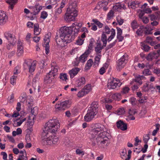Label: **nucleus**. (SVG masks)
<instances>
[{
	"label": "nucleus",
	"mask_w": 160,
	"mask_h": 160,
	"mask_svg": "<svg viewBox=\"0 0 160 160\" xmlns=\"http://www.w3.org/2000/svg\"><path fill=\"white\" fill-rule=\"evenodd\" d=\"M60 127L59 122L57 118L51 119L45 124L42 135L44 145L51 146L57 143L58 138L54 133L58 131Z\"/></svg>",
	"instance_id": "f257e3e1"
},
{
	"label": "nucleus",
	"mask_w": 160,
	"mask_h": 160,
	"mask_svg": "<svg viewBox=\"0 0 160 160\" xmlns=\"http://www.w3.org/2000/svg\"><path fill=\"white\" fill-rule=\"evenodd\" d=\"M95 128L92 129L90 132L91 140H93L94 142L100 146H102L107 142L108 138L107 131H104V128L102 127L99 124L95 125Z\"/></svg>",
	"instance_id": "f03ea898"
},
{
	"label": "nucleus",
	"mask_w": 160,
	"mask_h": 160,
	"mask_svg": "<svg viewBox=\"0 0 160 160\" xmlns=\"http://www.w3.org/2000/svg\"><path fill=\"white\" fill-rule=\"evenodd\" d=\"M72 30V27L64 26L61 28L60 35L56 36V42L58 46L64 47L67 43L71 42L74 39V37L71 35Z\"/></svg>",
	"instance_id": "7ed1b4c3"
},
{
	"label": "nucleus",
	"mask_w": 160,
	"mask_h": 160,
	"mask_svg": "<svg viewBox=\"0 0 160 160\" xmlns=\"http://www.w3.org/2000/svg\"><path fill=\"white\" fill-rule=\"evenodd\" d=\"M78 15V12L76 9L72 6H70L65 14L64 19L67 22L74 21Z\"/></svg>",
	"instance_id": "20e7f679"
},
{
	"label": "nucleus",
	"mask_w": 160,
	"mask_h": 160,
	"mask_svg": "<svg viewBox=\"0 0 160 160\" xmlns=\"http://www.w3.org/2000/svg\"><path fill=\"white\" fill-rule=\"evenodd\" d=\"M37 62L33 61L32 62L30 60H28L25 61L23 67L25 70H27L30 73L33 72L36 68Z\"/></svg>",
	"instance_id": "39448f33"
},
{
	"label": "nucleus",
	"mask_w": 160,
	"mask_h": 160,
	"mask_svg": "<svg viewBox=\"0 0 160 160\" xmlns=\"http://www.w3.org/2000/svg\"><path fill=\"white\" fill-rule=\"evenodd\" d=\"M122 83L118 79L112 78L109 80L107 85L109 89H114L120 87Z\"/></svg>",
	"instance_id": "423d86ee"
},
{
	"label": "nucleus",
	"mask_w": 160,
	"mask_h": 160,
	"mask_svg": "<svg viewBox=\"0 0 160 160\" xmlns=\"http://www.w3.org/2000/svg\"><path fill=\"white\" fill-rule=\"evenodd\" d=\"M71 104V101L65 100L55 105V108L58 110L63 111L70 107Z\"/></svg>",
	"instance_id": "0eeeda50"
},
{
	"label": "nucleus",
	"mask_w": 160,
	"mask_h": 160,
	"mask_svg": "<svg viewBox=\"0 0 160 160\" xmlns=\"http://www.w3.org/2000/svg\"><path fill=\"white\" fill-rule=\"evenodd\" d=\"M128 56L127 54H124L119 59L117 62V68L119 69L123 68L127 62Z\"/></svg>",
	"instance_id": "6e6552de"
},
{
	"label": "nucleus",
	"mask_w": 160,
	"mask_h": 160,
	"mask_svg": "<svg viewBox=\"0 0 160 160\" xmlns=\"http://www.w3.org/2000/svg\"><path fill=\"white\" fill-rule=\"evenodd\" d=\"M104 33H107L108 34L111 33V35L109 36L108 38V42H110L111 41L114 37L115 36L116 32L115 30L113 29L112 28L110 29L109 27L107 26H105L104 29Z\"/></svg>",
	"instance_id": "1a4fd4ad"
},
{
	"label": "nucleus",
	"mask_w": 160,
	"mask_h": 160,
	"mask_svg": "<svg viewBox=\"0 0 160 160\" xmlns=\"http://www.w3.org/2000/svg\"><path fill=\"white\" fill-rule=\"evenodd\" d=\"M4 36L8 42L16 43L17 39L13 34L9 32H5L4 33Z\"/></svg>",
	"instance_id": "9d476101"
},
{
	"label": "nucleus",
	"mask_w": 160,
	"mask_h": 160,
	"mask_svg": "<svg viewBox=\"0 0 160 160\" xmlns=\"http://www.w3.org/2000/svg\"><path fill=\"white\" fill-rule=\"evenodd\" d=\"M50 34H46L44 38L45 42V48L46 54L47 55L49 52V42L50 41Z\"/></svg>",
	"instance_id": "9b49d317"
},
{
	"label": "nucleus",
	"mask_w": 160,
	"mask_h": 160,
	"mask_svg": "<svg viewBox=\"0 0 160 160\" xmlns=\"http://www.w3.org/2000/svg\"><path fill=\"white\" fill-rule=\"evenodd\" d=\"M145 77L142 75H137L135 76V78L133 79L130 82V84H133L134 82H136L141 85L142 83V80L145 79Z\"/></svg>",
	"instance_id": "f8f14e48"
},
{
	"label": "nucleus",
	"mask_w": 160,
	"mask_h": 160,
	"mask_svg": "<svg viewBox=\"0 0 160 160\" xmlns=\"http://www.w3.org/2000/svg\"><path fill=\"white\" fill-rule=\"evenodd\" d=\"M96 114H97L94 112L88 110L87 113L84 117L85 121L87 122L91 121L94 118Z\"/></svg>",
	"instance_id": "ddd939ff"
},
{
	"label": "nucleus",
	"mask_w": 160,
	"mask_h": 160,
	"mask_svg": "<svg viewBox=\"0 0 160 160\" xmlns=\"http://www.w3.org/2000/svg\"><path fill=\"white\" fill-rule=\"evenodd\" d=\"M55 62H52L51 64V70L49 73L52 75V76L55 77L57 74L58 71V67L56 65Z\"/></svg>",
	"instance_id": "4468645a"
},
{
	"label": "nucleus",
	"mask_w": 160,
	"mask_h": 160,
	"mask_svg": "<svg viewBox=\"0 0 160 160\" xmlns=\"http://www.w3.org/2000/svg\"><path fill=\"white\" fill-rule=\"evenodd\" d=\"M98 107V102H93L91 104L88 110L97 114Z\"/></svg>",
	"instance_id": "2eb2a0df"
},
{
	"label": "nucleus",
	"mask_w": 160,
	"mask_h": 160,
	"mask_svg": "<svg viewBox=\"0 0 160 160\" xmlns=\"http://www.w3.org/2000/svg\"><path fill=\"white\" fill-rule=\"evenodd\" d=\"M117 127L118 128L120 129L122 131H125L127 129V125L124 123L122 121L120 120L117 122Z\"/></svg>",
	"instance_id": "dca6fc26"
},
{
	"label": "nucleus",
	"mask_w": 160,
	"mask_h": 160,
	"mask_svg": "<svg viewBox=\"0 0 160 160\" xmlns=\"http://www.w3.org/2000/svg\"><path fill=\"white\" fill-rule=\"evenodd\" d=\"M8 20V17L3 11H0V25H2L5 23Z\"/></svg>",
	"instance_id": "f3484780"
},
{
	"label": "nucleus",
	"mask_w": 160,
	"mask_h": 160,
	"mask_svg": "<svg viewBox=\"0 0 160 160\" xmlns=\"http://www.w3.org/2000/svg\"><path fill=\"white\" fill-rule=\"evenodd\" d=\"M86 82L85 78L83 77H80L78 78L76 82L77 87H79L85 84Z\"/></svg>",
	"instance_id": "a211bd4d"
},
{
	"label": "nucleus",
	"mask_w": 160,
	"mask_h": 160,
	"mask_svg": "<svg viewBox=\"0 0 160 160\" xmlns=\"http://www.w3.org/2000/svg\"><path fill=\"white\" fill-rule=\"evenodd\" d=\"M126 7L123 3L119 2L116 3L115 5L113 7V9L114 11H119L122 9H125Z\"/></svg>",
	"instance_id": "6ab92c4d"
},
{
	"label": "nucleus",
	"mask_w": 160,
	"mask_h": 160,
	"mask_svg": "<svg viewBox=\"0 0 160 160\" xmlns=\"http://www.w3.org/2000/svg\"><path fill=\"white\" fill-rule=\"evenodd\" d=\"M23 47L22 43L21 42L18 43L17 45V55L18 56H21L23 53Z\"/></svg>",
	"instance_id": "aec40b11"
},
{
	"label": "nucleus",
	"mask_w": 160,
	"mask_h": 160,
	"mask_svg": "<svg viewBox=\"0 0 160 160\" xmlns=\"http://www.w3.org/2000/svg\"><path fill=\"white\" fill-rule=\"evenodd\" d=\"M158 57V54L155 52H151L147 56L146 59L148 61H152L153 59L157 58Z\"/></svg>",
	"instance_id": "412c9836"
},
{
	"label": "nucleus",
	"mask_w": 160,
	"mask_h": 160,
	"mask_svg": "<svg viewBox=\"0 0 160 160\" xmlns=\"http://www.w3.org/2000/svg\"><path fill=\"white\" fill-rule=\"evenodd\" d=\"M103 45H102V44L100 42H97L96 43V46L95 48V51L96 54H101V52L103 47Z\"/></svg>",
	"instance_id": "4be33fe9"
},
{
	"label": "nucleus",
	"mask_w": 160,
	"mask_h": 160,
	"mask_svg": "<svg viewBox=\"0 0 160 160\" xmlns=\"http://www.w3.org/2000/svg\"><path fill=\"white\" fill-rule=\"evenodd\" d=\"M80 69L78 68H73L69 72V74L70 76V77L71 78H73L76 76L80 71Z\"/></svg>",
	"instance_id": "5701e85b"
},
{
	"label": "nucleus",
	"mask_w": 160,
	"mask_h": 160,
	"mask_svg": "<svg viewBox=\"0 0 160 160\" xmlns=\"http://www.w3.org/2000/svg\"><path fill=\"white\" fill-rule=\"evenodd\" d=\"M126 1L128 3V7L129 8L132 9L136 8V6L138 4L137 2H136L135 0H126Z\"/></svg>",
	"instance_id": "b1692460"
},
{
	"label": "nucleus",
	"mask_w": 160,
	"mask_h": 160,
	"mask_svg": "<svg viewBox=\"0 0 160 160\" xmlns=\"http://www.w3.org/2000/svg\"><path fill=\"white\" fill-rule=\"evenodd\" d=\"M26 120V118L22 117L20 119V120L17 119L16 120L14 121V123H13V126L14 127H18L20 126L23 122H24Z\"/></svg>",
	"instance_id": "393cba45"
},
{
	"label": "nucleus",
	"mask_w": 160,
	"mask_h": 160,
	"mask_svg": "<svg viewBox=\"0 0 160 160\" xmlns=\"http://www.w3.org/2000/svg\"><path fill=\"white\" fill-rule=\"evenodd\" d=\"M42 9V7L36 5L32 8V11L31 13L33 15H35L38 14Z\"/></svg>",
	"instance_id": "a878e982"
},
{
	"label": "nucleus",
	"mask_w": 160,
	"mask_h": 160,
	"mask_svg": "<svg viewBox=\"0 0 160 160\" xmlns=\"http://www.w3.org/2000/svg\"><path fill=\"white\" fill-rule=\"evenodd\" d=\"M54 77L49 73L44 78V82L46 84L51 83Z\"/></svg>",
	"instance_id": "bb28decb"
},
{
	"label": "nucleus",
	"mask_w": 160,
	"mask_h": 160,
	"mask_svg": "<svg viewBox=\"0 0 160 160\" xmlns=\"http://www.w3.org/2000/svg\"><path fill=\"white\" fill-rule=\"evenodd\" d=\"M107 0H103L102 2H99L98 3L99 7H100V8H102L105 11L107 10L108 9V8L107 7V6L108 5V2Z\"/></svg>",
	"instance_id": "cd10ccee"
},
{
	"label": "nucleus",
	"mask_w": 160,
	"mask_h": 160,
	"mask_svg": "<svg viewBox=\"0 0 160 160\" xmlns=\"http://www.w3.org/2000/svg\"><path fill=\"white\" fill-rule=\"evenodd\" d=\"M117 38L119 42H121L123 39V37L122 36V30L120 28H117Z\"/></svg>",
	"instance_id": "c85d7f7f"
},
{
	"label": "nucleus",
	"mask_w": 160,
	"mask_h": 160,
	"mask_svg": "<svg viewBox=\"0 0 160 160\" xmlns=\"http://www.w3.org/2000/svg\"><path fill=\"white\" fill-rule=\"evenodd\" d=\"M102 57L101 54H96L94 58V64L95 65L98 66Z\"/></svg>",
	"instance_id": "c756f323"
},
{
	"label": "nucleus",
	"mask_w": 160,
	"mask_h": 160,
	"mask_svg": "<svg viewBox=\"0 0 160 160\" xmlns=\"http://www.w3.org/2000/svg\"><path fill=\"white\" fill-rule=\"evenodd\" d=\"M101 40L103 42V46H106L107 44V41L108 42V38L104 32H102L101 36Z\"/></svg>",
	"instance_id": "7c9ffc66"
},
{
	"label": "nucleus",
	"mask_w": 160,
	"mask_h": 160,
	"mask_svg": "<svg viewBox=\"0 0 160 160\" xmlns=\"http://www.w3.org/2000/svg\"><path fill=\"white\" fill-rule=\"evenodd\" d=\"M39 78L37 77H35L33 79L32 85L35 88H38L39 86L38 83Z\"/></svg>",
	"instance_id": "2f4dec72"
},
{
	"label": "nucleus",
	"mask_w": 160,
	"mask_h": 160,
	"mask_svg": "<svg viewBox=\"0 0 160 160\" xmlns=\"http://www.w3.org/2000/svg\"><path fill=\"white\" fill-rule=\"evenodd\" d=\"M34 34L36 35H38L39 34L41 30L39 29V26L38 24L36 23L34 24Z\"/></svg>",
	"instance_id": "473e14b6"
},
{
	"label": "nucleus",
	"mask_w": 160,
	"mask_h": 160,
	"mask_svg": "<svg viewBox=\"0 0 160 160\" xmlns=\"http://www.w3.org/2000/svg\"><path fill=\"white\" fill-rule=\"evenodd\" d=\"M17 0H8L7 1V2L9 4V8L11 9H12L14 6L17 2Z\"/></svg>",
	"instance_id": "72a5a7b5"
},
{
	"label": "nucleus",
	"mask_w": 160,
	"mask_h": 160,
	"mask_svg": "<svg viewBox=\"0 0 160 160\" xmlns=\"http://www.w3.org/2000/svg\"><path fill=\"white\" fill-rule=\"evenodd\" d=\"M83 89L87 94L92 90L91 85L90 84H88L84 87Z\"/></svg>",
	"instance_id": "f704fd0d"
},
{
	"label": "nucleus",
	"mask_w": 160,
	"mask_h": 160,
	"mask_svg": "<svg viewBox=\"0 0 160 160\" xmlns=\"http://www.w3.org/2000/svg\"><path fill=\"white\" fill-rule=\"evenodd\" d=\"M112 98L116 100L119 101L121 98V95L120 93H116L112 96Z\"/></svg>",
	"instance_id": "c9c22d12"
},
{
	"label": "nucleus",
	"mask_w": 160,
	"mask_h": 160,
	"mask_svg": "<svg viewBox=\"0 0 160 160\" xmlns=\"http://www.w3.org/2000/svg\"><path fill=\"white\" fill-rule=\"evenodd\" d=\"M93 62L92 59H89L87 62L85 66L86 69H89L92 66Z\"/></svg>",
	"instance_id": "e433bc0d"
},
{
	"label": "nucleus",
	"mask_w": 160,
	"mask_h": 160,
	"mask_svg": "<svg viewBox=\"0 0 160 160\" xmlns=\"http://www.w3.org/2000/svg\"><path fill=\"white\" fill-rule=\"evenodd\" d=\"M143 30L144 32L146 34H150L151 33V31L152 29L150 28L149 26H143Z\"/></svg>",
	"instance_id": "4c0bfd02"
},
{
	"label": "nucleus",
	"mask_w": 160,
	"mask_h": 160,
	"mask_svg": "<svg viewBox=\"0 0 160 160\" xmlns=\"http://www.w3.org/2000/svg\"><path fill=\"white\" fill-rule=\"evenodd\" d=\"M87 55L83 54L79 57V62L82 63L85 62L87 59Z\"/></svg>",
	"instance_id": "58836bf2"
},
{
	"label": "nucleus",
	"mask_w": 160,
	"mask_h": 160,
	"mask_svg": "<svg viewBox=\"0 0 160 160\" xmlns=\"http://www.w3.org/2000/svg\"><path fill=\"white\" fill-rule=\"evenodd\" d=\"M146 42L147 43H149L152 45H154L155 44L154 42L153 41L152 38L150 37H148L146 39Z\"/></svg>",
	"instance_id": "ea45409f"
},
{
	"label": "nucleus",
	"mask_w": 160,
	"mask_h": 160,
	"mask_svg": "<svg viewBox=\"0 0 160 160\" xmlns=\"http://www.w3.org/2000/svg\"><path fill=\"white\" fill-rule=\"evenodd\" d=\"M131 26L133 30L138 28V25L137 21L135 20H133L131 23Z\"/></svg>",
	"instance_id": "a19ab883"
},
{
	"label": "nucleus",
	"mask_w": 160,
	"mask_h": 160,
	"mask_svg": "<svg viewBox=\"0 0 160 160\" xmlns=\"http://www.w3.org/2000/svg\"><path fill=\"white\" fill-rule=\"evenodd\" d=\"M59 78L61 80L65 81L68 80L67 76L66 73H61L60 75Z\"/></svg>",
	"instance_id": "79ce46f5"
},
{
	"label": "nucleus",
	"mask_w": 160,
	"mask_h": 160,
	"mask_svg": "<svg viewBox=\"0 0 160 160\" xmlns=\"http://www.w3.org/2000/svg\"><path fill=\"white\" fill-rule=\"evenodd\" d=\"M87 94L82 89L78 92L77 95L78 97L81 98L83 97Z\"/></svg>",
	"instance_id": "37998d69"
},
{
	"label": "nucleus",
	"mask_w": 160,
	"mask_h": 160,
	"mask_svg": "<svg viewBox=\"0 0 160 160\" xmlns=\"http://www.w3.org/2000/svg\"><path fill=\"white\" fill-rule=\"evenodd\" d=\"M120 154L121 158L124 159L126 157L127 154V151L126 149H123L120 152Z\"/></svg>",
	"instance_id": "c03bdc74"
},
{
	"label": "nucleus",
	"mask_w": 160,
	"mask_h": 160,
	"mask_svg": "<svg viewBox=\"0 0 160 160\" xmlns=\"http://www.w3.org/2000/svg\"><path fill=\"white\" fill-rule=\"evenodd\" d=\"M143 29V26H141L140 28L137 30L136 33L139 36L142 35V32L144 31Z\"/></svg>",
	"instance_id": "a18cd8bd"
},
{
	"label": "nucleus",
	"mask_w": 160,
	"mask_h": 160,
	"mask_svg": "<svg viewBox=\"0 0 160 160\" xmlns=\"http://www.w3.org/2000/svg\"><path fill=\"white\" fill-rule=\"evenodd\" d=\"M114 13V12L112 11V10H110L109 12L108 13L107 15V19L110 20L112 18Z\"/></svg>",
	"instance_id": "49530a36"
},
{
	"label": "nucleus",
	"mask_w": 160,
	"mask_h": 160,
	"mask_svg": "<svg viewBox=\"0 0 160 160\" xmlns=\"http://www.w3.org/2000/svg\"><path fill=\"white\" fill-rule=\"evenodd\" d=\"M38 112V109L37 107H35L31 109V112L32 114L35 116L37 114Z\"/></svg>",
	"instance_id": "de8ad7c7"
},
{
	"label": "nucleus",
	"mask_w": 160,
	"mask_h": 160,
	"mask_svg": "<svg viewBox=\"0 0 160 160\" xmlns=\"http://www.w3.org/2000/svg\"><path fill=\"white\" fill-rule=\"evenodd\" d=\"M82 26V24L81 23H79L78 25H76V27L74 28V34L77 33L79 31V28L81 27Z\"/></svg>",
	"instance_id": "09e8293b"
},
{
	"label": "nucleus",
	"mask_w": 160,
	"mask_h": 160,
	"mask_svg": "<svg viewBox=\"0 0 160 160\" xmlns=\"http://www.w3.org/2000/svg\"><path fill=\"white\" fill-rule=\"evenodd\" d=\"M84 39L81 38H78L76 41V44L78 45H81L83 43Z\"/></svg>",
	"instance_id": "8fccbe9b"
},
{
	"label": "nucleus",
	"mask_w": 160,
	"mask_h": 160,
	"mask_svg": "<svg viewBox=\"0 0 160 160\" xmlns=\"http://www.w3.org/2000/svg\"><path fill=\"white\" fill-rule=\"evenodd\" d=\"M9 43L6 45V48L8 50L12 49L16 43L9 42Z\"/></svg>",
	"instance_id": "3c124183"
},
{
	"label": "nucleus",
	"mask_w": 160,
	"mask_h": 160,
	"mask_svg": "<svg viewBox=\"0 0 160 160\" xmlns=\"http://www.w3.org/2000/svg\"><path fill=\"white\" fill-rule=\"evenodd\" d=\"M20 72V68L19 66H17L13 71L14 75H15L19 73Z\"/></svg>",
	"instance_id": "603ef678"
},
{
	"label": "nucleus",
	"mask_w": 160,
	"mask_h": 160,
	"mask_svg": "<svg viewBox=\"0 0 160 160\" xmlns=\"http://www.w3.org/2000/svg\"><path fill=\"white\" fill-rule=\"evenodd\" d=\"M117 21L120 25H122L123 22V19L121 18L120 16H118L116 18Z\"/></svg>",
	"instance_id": "864d4df0"
},
{
	"label": "nucleus",
	"mask_w": 160,
	"mask_h": 160,
	"mask_svg": "<svg viewBox=\"0 0 160 160\" xmlns=\"http://www.w3.org/2000/svg\"><path fill=\"white\" fill-rule=\"evenodd\" d=\"M17 78V76L13 75L11 78V83L12 85H14L16 83V80Z\"/></svg>",
	"instance_id": "5fc2aeb1"
},
{
	"label": "nucleus",
	"mask_w": 160,
	"mask_h": 160,
	"mask_svg": "<svg viewBox=\"0 0 160 160\" xmlns=\"http://www.w3.org/2000/svg\"><path fill=\"white\" fill-rule=\"evenodd\" d=\"M14 94L13 93H12L10 97L8 98V102L10 103H12L14 101Z\"/></svg>",
	"instance_id": "6e6d98bb"
},
{
	"label": "nucleus",
	"mask_w": 160,
	"mask_h": 160,
	"mask_svg": "<svg viewBox=\"0 0 160 160\" xmlns=\"http://www.w3.org/2000/svg\"><path fill=\"white\" fill-rule=\"evenodd\" d=\"M125 112V111L123 108H119L116 111L117 114L118 115L123 114Z\"/></svg>",
	"instance_id": "4d7b16f0"
},
{
	"label": "nucleus",
	"mask_w": 160,
	"mask_h": 160,
	"mask_svg": "<svg viewBox=\"0 0 160 160\" xmlns=\"http://www.w3.org/2000/svg\"><path fill=\"white\" fill-rule=\"evenodd\" d=\"M143 74L145 76H149L151 75V72L149 69H146L143 71Z\"/></svg>",
	"instance_id": "13d9d810"
},
{
	"label": "nucleus",
	"mask_w": 160,
	"mask_h": 160,
	"mask_svg": "<svg viewBox=\"0 0 160 160\" xmlns=\"http://www.w3.org/2000/svg\"><path fill=\"white\" fill-rule=\"evenodd\" d=\"M149 138V135L148 134H147L144 136L143 137V140L145 143H147Z\"/></svg>",
	"instance_id": "bf43d9fd"
},
{
	"label": "nucleus",
	"mask_w": 160,
	"mask_h": 160,
	"mask_svg": "<svg viewBox=\"0 0 160 160\" xmlns=\"http://www.w3.org/2000/svg\"><path fill=\"white\" fill-rule=\"evenodd\" d=\"M48 14L47 12L43 11L41 13V18L43 19H45L48 16Z\"/></svg>",
	"instance_id": "052dcab7"
},
{
	"label": "nucleus",
	"mask_w": 160,
	"mask_h": 160,
	"mask_svg": "<svg viewBox=\"0 0 160 160\" xmlns=\"http://www.w3.org/2000/svg\"><path fill=\"white\" fill-rule=\"evenodd\" d=\"M141 19L143 22L145 24H147L149 21L148 18L147 17H143Z\"/></svg>",
	"instance_id": "680f3d73"
},
{
	"label": "nucleus",
	"mask_w": 160,
	"mask_h": 160,
	"mask_svg": "<svg viewBox=\"0 0 160 160\" xmlns=\"http://www.w3.org/2000/svg\"><path fill=\"white\" fill-rule=\"evenodd\" d=\"M140 98L138 100V102L140 103H143L146 102V100L147 99V97H141V98Z\"/></svg>",
	"instance_id": "e2e57ef3"
},
{
	"label": "nucleus",
	"mask_w": 160,
	"mask_h": 160,
	"mask_svg": "<svg viewBox=\"0 0 160 160\" xmlns=\"http://www.w3.org/2000/svg\"><path fill=\"white\" fill-rule=\"evenodd\" d=\"M149 17L151 21H154L158 18L154 14L150 15H149Z\"/></svg>",
	"instance_id": "0e129e2a"
},
{
	"label": "nucleus",
	"mask_w": 160,
	"mask_h": 160,
	"mask_svg": "<svg viewBox=\"0 0 160 160\" xmlns=\"http://www.w3.org/2000/svg\"><path fill=\"white\" fill-rule=\"evenodd\" d=\"M128 113L130 116H132L136 114L137 112L135 110L132 109L129 110Z\"/></svg>",
	"instance_id": "69168bd1"
},
{
	"label": "nucleus",
	"mask_w": 160,
	"mask_h": 160,
	"mask_svg": "<svg viewBox=\"0 0 160 160\" xmlns=\"http://www.w3.org/2000/svg\"><path fill=\"white\" fill-rule=\"evenodd\" d=\"M76 153L77 154H81L82 155H83L84 154V152L79 149H76Z\"/></svg>",
	"instance_id": "338daca9"
},
{
	"label": "nucleus",
	"mask_w": 160,
	"mask_h": 160,
	"mask_svg": "<svg viewBox=\"0 0 160 160\" xmlns=\"http://www.w3.org/2000/svg\"><path fill=\"white\" fill-rule=\"evenodd\" d=\"M63 141L65 145L68 144L69 142V140L68 137L64 138L63 140Z\"/></svg>",
	"instance_id": "774afa93"
}]
</instances>
